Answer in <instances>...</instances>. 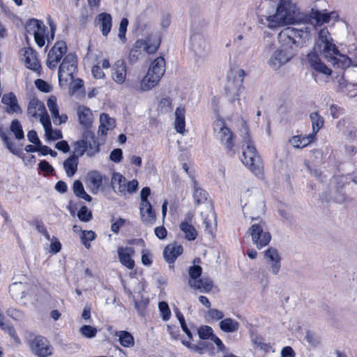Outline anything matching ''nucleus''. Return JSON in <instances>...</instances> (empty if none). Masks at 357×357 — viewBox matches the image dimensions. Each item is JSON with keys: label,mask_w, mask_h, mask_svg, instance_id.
Listing matches in <instances>:
<instances>
[{"label": "nucleus", "mask_w": 357, "mask_h": 357, "mask_svg": "<svg viewBox=\"0 0 357 357\" xmlns=\"http://www.w3.org/2000/svg\"><path fill=\"white\" fill-rule=\"evenodd\" d=\"M298 13L291 0H264L259 7L257 20L259 24L275 29L294 24Z\"/></svg>", "instance_id": "nucleus-1"}, {"label": "nucleus", "mask_w": 357, "mask_h": 357, "mask_svg": "<svg viewBox=\"0 0 357 357\" xmlns=\"http://www.w3.org/2000/svg\"><path fill=\"white\" fill-rule=\"evenodd\" d=\"M66 42H56L50 49L47 59V66L51 70L59 67L58 77L59 84L67 85L73 81L77 72V58L75 53H67Z\"/></svg>", "instance_id": "nucleus-2"}, {"label": "nucleus", "mask_w": 357, "mask_h": 357, "mask_svg": "<svg viewBox=\"0 0 357 357\" xmlns=\"http://www.w3.org/2000/svg\"><path fill=\"white\" fill-rule=\"evenodd\" d=\"M317 45L323 56L334 67L344 70L350 66V58L340 52L326 28L319 31Z\"/></svg>", "instance_id": "nucleus-3"}, {"label": "nucleus", "mask_w": 357, "mask_h": 357, "mask_svg": "<svg viewBox=\"0 0 357 357\" xmlns=\"http://www.w3.org/2000/svg\"><path fill=\"white\" fill-rule=\"evenodd\" d=\"M311 38L308 28L296 29L286 27L278 33L280 46L284 48H291L296 52L297 47H303Z\"/></svg>", "instance_id": "nucleus-4"}, {"label": "nucleus", "mask_w": 357, "mask_h": 357, "mask_svg": "<svg viewBox=\"0 0 357 357\" xmlns=\"http://www.w3.org/2000/svg\"><path fill=\"white\" fill-rule=\"evenodd\" d=\"M241 132L243 139L241 160L255 174L259 175L262 172L261 159L253 145L246 126L243 127Z\"/></svg>", "instance_id": "nucleus-5"}, {"label": "nucleus", "mask_w": 357, "mask_h": 357, "mask_svg": "<svg viewBox=\"0 0 357 357\" xmlns=\"http://www.w3.org/2000/svg\"><path fill=\"white\" fill-rule=\"evenodd\" d=\"M213 130L215 138L225 146L227 153L229 155H234L235 153L234 134L220 116H218L213 123Z\"/></svg>", "instance_id": "nucleus-6"}, {"label": "nucleus", "mask_w": 357, "mask_h": 357, "mask_svg": "<svg viewBox=\"0 0 357 357\" xmlns=\"http://www.w3.org/2000/svg\"><path fill=\"white\" fill-rule=\"evenodd\" d=\"M160 45L159 37L148 38L146 40H137L133 45L129 54L131 63H135L140 58L142 52L153 54L157 52Z\"/></svg>", "instance_id": "nucleus-7"}, {"label": "nucleus", "mask_w": 357, "mask_h": 357, "mask_svg": "<svg viewBox=\"0 0 357 357\" xmlns=\"http://www.w3.org/2000/svg\"><path fill=\"white\" fill-rule=\"evenodd\" d=\"M111 183L114 191L120 196H125L127 194H132L137 191L139 186L137 180L127 179L119 172H114L111 178Z\"/></svg>", "instance_id": "nucleus-8"}, {"label": "nucleus", "mask_w": 357, "mask_h": 357, "mask_svg": "<svg viewBox=\"0 0 357 357\" xmlns=\"http://www.w3.org/2000/svg\"><path fill=\"white\" fill-rule=\"evenodd\" d=\"M265 227V222L261 220L258 223L252 224L247 231V234L252 238L253 244L258 249L266 246L271 240V235Z\"/></svg>", "instance_id": "nucleus-9"}, {"label": "nucleus", "mask_w": 357, "mask_h": 357, "mask_svg": "<svg viewBox=\"0 0 357 357\" xmlns=\"http://www.w3.org/2000/svg\"><path fill=\"white\" fill-rule=\"evenodd\" d=\"M151 195V189L149 187H144L140 192V206L139 212L142 220L145 223L154 224L156 220L155 213L153 209L152 205L148 199Z\"/></svg>", "instance_id": "nucleus-10"}, {"label": "nucleus", "mask_w": 357, "mask_h": 357, "mask_svg": "<svg viewBox=\"0 0 357 357\" xmlns=\"http://www.w3.org/2000/svg\"><path fill=\"white\" fill-rule=\"evenodd\" d=\"M295 55L296 52L294 50L280 46L271 54L268 64L273 70H277L288 63Z\"/></svg>", "instance_id": "nucleus-11"}, {"label": "nucleus", "mask_w": 357, "mask_h": 357, "mask_svg": "<svg viewBox=\"0 0 357 357\" xmlns=\"http://www.w3.org/2000/svg\"><path fill=\"white\" fill-rule=\"evenodd\" d=\"M238 80L236 82L229 81L226 86L227 96L229 100L234 102L236 100H240V97L244 91L243 85V79L247 75L243 69H240L237 73Z\"/></svg>", "instance_id": "nucleus-12"}, {"label": "nucleus", "mask_w": 357, "mask_h": 357, "mask_svg": "<svg viewBox=\"0 0 357 357\" xmlns=\"http://www.w3.org/2000/svg\"><path fill=\"white\" fill-rule=\"evenodd\" d=\"M26 31L34 36L36 44L42 47L45 43V26L43 22L31 19L26 24Z\"/></svg>", "instance_id": "nucleus-13"}, {"label": "nucleus", "mask_w": 357, "mask_h": 357, "mask_svg": "<svg viewBox=\"0 0 357 357\" xmlns=\"http://www.w3.org/2000/svg\"><path fill=\"white\" fill-rule=\"evenodd\" d=\"M160 80L158 77L147 72L138 83H132L130 88L138 93L147 92L156 87Z\"/></svg>", "instance_id": "nucleus-14"}, {"label": "nucleus", "mask_w": 357, "mask_h": 357, "mask_svg": "<svg viewBox=\"0 0 357 357\" xmlns=\"http://www.w3.org/2000/svg\"><path fill=\"white\" fill-rule=\"evenodd\" d=\"M32 352L39 357H47L52 354L53 348L48 340L42 337L36 336L31 342Z\"/></svg>", "instance_id": "nucleus-15"}, {"label": "nucleus", "mask_w": 357, "mask_h": 357, "mask_svg": "<svg viewBox=\"0 0 357 357\" xmlns=\"http://www.w3.org/2000/svg\"><path fill=\"white\" fill-rule=\"evenodd\" d=\"M264 259L270 266V271L276 275L281 268V257L278 251L273 248H269L264 252Z\"/></svg>", "instance_id": "nucleus-16"}, {"label": "nucleus", "mask_w": 357, "mask_h": 357, "mask_svg": "<svg viewBox=\"0 0 357 357\" xmlns=\"http://www.w3.org/2000/svg\"><path fill=\"white\" fill-rule=\"evenodd\" d=\"M135 249L132 247L120 246L117 248L118 259L121 264L129 270L135 268V263L132 259Z\"/></svg>", "instance_id": "nucleus-17"}, {"label": "nucleus", "mask_w": 357, "mask_h": 357, "mask_svg": "<svg viewBox=\"0 0 357 357\" xmlns=\"http://www.w3.org/2000/svg\"><path fill=\"white\" fill-rule=\"evenodd\" d=\"M107 180V178L105 176L98 171L94 170L87 174L86 185L91 193L97 194L103 181Z\"/></svg>", "instance_id": "nucleus-18"}, {"label": "nucleus", "mask_w": 357, "mask_h": 357, "mask_svg": "<svg viewBox=\"0 0 357 357\" xmlns=\"http://www.w3.org/2000/svg\"><path fill=\"white\" fill-rule=\"evenodd\" d=\"M27 114L33 118H39L41 123L43 118H45V116L50 117L44 103L36 98L30 100L27 108Z\"/></svg>", "instance_id": "nucleus-19"}, {"label": "nucleus", "mask_w": 357, "mask_h": 357, "mask_svg": "<svg viewBox=\"0 0 357 357\" xmlns=\"http://www.w3.org/2000/svg\"><path fill=\"white\" fill-rule=\"evenodd\" d=\"M96 26L98 27L104 37H107L112 27V17L109 13L98 14L94 21Z\"/></svg>", "instance_id": "nucleus-20"}, {"label": "nucleus", "mask_w": 357, "mask_h": 357, "mask_svg": "<svg viewBox=\"0 0 357 357\" xmlns=\"http://www.w3.org/2000/svg\"><path fill=\"white\" fill-rule=\"evenodd\" d=\"M127 66L124 61L118 60L112 68L111 77L117 84H123L126 79Z\"/></svg>", "instance_id": "nucleus-21"}, {"label": "nucleus", "mask_w": 357, "mask_h": 357, "mask_svg": "<svg viewBox=\"0 0 357 357\" xmlns=\"http://www.w3.org/2000/svg\"><path fill=\"white\" fill-rule=\"evenodd\" d=\"M182 344L191 351L204 354L208 353L209 355L213 356L215 354L214 347L213 344L206 340L199 341L197 344H192L189 341L182 340Z\"/></svg>", "instance_id": "nucleus-22"}, {"label": "nucleus", "mask_w": 357, "mask_h": 357, "mask_svg": "<svg viewBox=\"0 0 357 357\" xmlns=\"http://www.w3.org/2000/svg\"><path fill=\"white\" fill-rule=\"evenodd\" d=\"M48 109L51 113L53 123L55 125L65 123L68 121V116L65 114H59L56 98L55 96H50L47 102Z\"/></svg>", "instance_id": "nucleus-23"}, {"label": "nucleus", "mask_w": 357, "mask_h": 357, "mask_svg": "<svg viewBox=\"0 0 357 357\" xmlns=\"http://www.w3.org/2000/svg\"><path fill=\"white\" fill-rule=\"evenodd\" d=\"M2 103L5 106L6 112L9 114H21L22 109L18 104V100L16 96L10 92L3 96L1 99Z\"/></svg>", "instance_id": "nucleus-24"}, {"label": "nucleus", "mask_w": 357, "mask_h": 357, "mask_svg": "<svg viewBox=\"0 0 357 357\" xmlns=\"http://www.w3.org/2000/svg\"><path fill=\"white\" fill-rule=\"evenodd\" d=\"M21 52L24 56V63L28 68L36 72L40 69L36 52L32 48H24L21 50Z\"/></svg>", "instance_id": "nucleus-25"}, {"label": "nucleus", "mask_w": 357, "mask_h": 357, "mask_svg": "<svg viewBox=\"0 0 357 357\" xmlns=\"http://www.w3.org/2000/svg\"><path fill=\"white\" fill-rule=\"evenodd\" d=\"M335 13H326L312 9L308 16V21L314 26H321L325 23L329 22Z\"/></svg>", "instance_id": "nucleus-26"}, {"label": "nucleus", "mask_w": 357, "mask_h": 357, "mask_svg": "<svg viewBox=\"0 0 357 357\" xmlns=\"http://www.w3.org/2000/svg\"><path fill=\"white\" fill-rule=\"evenodd\" d=\"M77 114L79 123L84 128L87 129L92 126L93 116L91 110L89 107L84 105L78 106Z\"/></svg>", "instance_id": "nucleus-27"}, {"label": "nucleus", "mask_w": 357, "mask_h": 357, "mask_svg": "<svg viewBox=\"0 0 357 357\" xmlns=\"http://www.w3.org/2000/svg\"><path fill=\"white\" fill-rule=\"evenodd\" d=\"M183 251V246L176 243L167 245L163 252L165 261L169 264H174L176 259Z\"/></svg>", "instance_id": "nucleus-28"}, {"label": "nucleus", "mask_w": 357, "mask_h": 357, "mask_svg": "<svg viewBox=\"0 0 357 357\" xmlns=\"http://www.w3.org/2000/svg\"><path fill=\"white\" fill-rule=\"evenodd\" d=\"M307 61L310 66L316 71L326 75H330L332 70L322 63L319 56L314 52H311L307 55Z\"/></svg>", "instance_id": "nucleus-29"}, {"label": "nucleus", "mask_w": 357, "mask_h": 357, "mask_svg": "<svg viewBox=\"0 0 357 357\" xmlns=\"http://www.w3.org/2000/svg\"><path fill=\"white\" fill-rule=\"evenodd\" d=\"M83 138L84 139H82L76 141L73 144L74 150L73 154L77 155L78 157L82 156L86 153L88 149V142L86 139L89 138L93 139L94 135L91 132L86 130L83 133Z\"/></svg>", "instance_id": "nucleus-30"}, {"label": "nucleus", "mask_w": 357, "mask_h": 357, "mask_svg": "<svg viewBox=\"0 0 357 357\" xmlns=\"http://www.w3.org/2000/svg\"><path fill=\"white\" fill-rule=\"evenodd\" d=\"M165 70V59L162 56H159L151 62L147 72L161 79Z\"/></svg>", "instance_id": "nucleus-31"}, {"label": "nucleus", "mask_w": 357, "mask_h": 357, "mask_svg": "<svg viewBox=\"0 0 357 357\" xmlns=\"http://www.w3.org/2000/svg\"><path fill=\"white\" fill-rule=\"evenodd\" d=\"M43 127L45 130V135L47 140H57L63 137V135L59 130H53L50 117L45 116L42 119Z\"/></svg>", "instance_id": "nucleus-32"}, {"label": "nucleus", "mask_w": 357, "mask_h": 357, "mask_svg": "<svg viewBox=\"0 0 357 357\" xmlns=\"http://www.w3.org/2000/svg\"><path fill=\"white\" fill-rule=\"evenodd\" d=\"M188 284L190 287L199 289L202 292L208 293L211 291L213 283V281L208 278H202L198 279L197 281L189 280Z\"/></svg>", "instance_id": "nucleus-33"}, {"label": "nucleus", "mask_w": 357, "mask_h": 357, "mask_svg": "<svg viewBox=\"0 0 357 357\" xmlns=\"http://www.w3.org/2000/svg\"><path fill=\"white\" fill-rule=\"evenodd\" d=\"M312 135H295L289 139V143L296 149H303L310 144L315 140Z\"/></svg>", "instance_id": "nucleus-34"}, {"label": "nucleus", "mask_w": 357, "mask_h": 357, "mask_svg": "<svg viewBox=\"0 0 357 357\" xmlns=\"http://www.w3.org/2000/svg\"><path fill=\"white\" fill-rule=\"evenodd\" d=\"M115 126L114 119L110 118L108 114L102 113L100 116V126L98 128V134L100 135H107V131L112 130Z\"/></svg>", "instance_id": "nucleus-35"}, {"label": "nucleus", "mask_w": 357, "mask_h": 357, "mask_svg": "<svg viewBox=\"0 0 357 357\" xmlns=\"http://www.w3.org/2000/svg\"><path fill=\"white\" fill-rule=\"evenodd\" d=\"M78 162V156L75 154L71 155L63 162V169L67 176L73 177L76 174Z\"/></svg>", "instance_id": "nucleus-36"}, {"label": "nucleus", "mask_w": 357, "mask_h": 357, "mask_svg": "<svg viewBox=\"0 0 357 357\" xmlns=\"http://www.w3.org/2000/svg\"><path fill=\"white\" fill-rule=\"evenodd\" d=\"M185 109L183 107H178L175 111L174 128L176 132L183 133L185 127Z\"/></svg>", "instance_id": "nucleus-37"}, {"label": "nucleus", "mask_w": 357, "mask_h": 357, "mask_svg": "<svg viewBox=\"0 0 357 357\" xmlns=\"http://www.w3.org/2000/svg\"><path fill=\"white\" fill-rule=\"evenodd\" d=\"M310 119L312 123V132L310 133L314 137L324 127V119L317 112H313L310 114Z\"/></svg>", "instance_id": "nucleus-38"}, {"label": "nucleus", "mask_w": 357, "mask_h": 357, "mask_svg": "<svg viewBox=\"0 0 357 357\" xmlns=\"http://www.w3.org/2000/svg\"><path fill=\"white\" fill-rule=\"evenodd\" d=\"M193 198L197 205L205 203L208 198V193L206 190L199 187L198 183L193 180Z\"/></svg>", "instance_id": "nucleus-39"}, {"label": "nucleus", "mask_w": 357, "mask_h": 357, "mask_svg": "<svg viewBox=\"0 0 357 357\" xmlns=\"http://www.w3.org/2000/svg\"><path fill=\"white\" fill-rule=\"evenodd\" d=\"M115 335L119 337V341L123 347L130 348L135 345V340L130 333L126 331H116Z\"/></svg>", "instance_id": "nucleus-40"}, {"label": "nucleus", "mask_w": 357, "mask_h": 357, "mask_svg": "<svg viewBox=\"0 0 357 357\" xmlns=\"http://www.w3.org/2000/svg\"><path fill=\"white\" fill-rule=\"evenodd\" d=\"M220 329L225 333H234L239 329V323L231 318L222 319L219 324Z\"/></svg>", "instance_id": "nucleus-41"}, {"label": "nucleus", "mask_w": 357, "mask_h": 357, "mask_svg": "<svg viewBox=\"0 0 357 357\" xmlns=\"http://www.w3.org/2000/svg\"><path fill=\"white\" fill-rule=\"evenodd\" d=\"M179 227L187 240L192 241L196 239L197 232L192 224H188L187 222H181Z\"/></svg>", "instance_id": "nucleus-42"}, {"label": "nucleus", "mask_w": 357, "mask_h": 357, "mask_svg": "<svg viewBox=\"0 0 357 357\" xmlns=\"http://www.w3.org/2000/svg\"><path fill=\"white\" fill-rule=\"evenodd\" d=\"M73 190L74 194L77 197L89 202L92 200V197L86 192L84 185L79 180H76L74 181Z\"/></svg>", "instance_id": "nucleus-43"}, {"label": "nucleus", "mask_w": 357, "mask_h": 357, "mask_svg": "<svg viewBox=\"0 0 357 357\" xmlns=\"http://www.w3.org/2000/svg\"><path fill=\"white\" fill-rule=\"evenodd\" d=\"M234 45L240 54H245L250 48V42L243 34L238 35L234 39Z\"/></svg>", "instance_id": "nucleus-44"}, {"label": "nucleus", "mask_w": 357, "mask_h": 357, "mask_svg": "<svg viewBox=\"0 0 357 357\" xmlns=\"http://www.w3.org/2000/svg\"><path fill=\"white\" fill-rule=\"evenodd\" d=\"M133 302L135 309L137 310L138 314L144 317L147 313V307L149 304V299L141 296L140 299L137 300L133 298Z\"/></svg>", "instance_id": "nucleus-45"}, {"label": "nucleus", "mask_w": 357, "mask_h": 357, "mask_svg": "<svg viewBox=\"0 0 357 357\" xmlns=\"http://www.w3.org/2000/svg\"><path fill=\"white\" fill-rule=\"evenodd\" d=\"M81 241L84 247L86 249L90 248L91 244L90 242L95 240L96 237V234L94 231L91 230H84L82 231Z\"/></svg>", "instance_id": "nucleus-46"}, {"label": "nucleus", "mask_w": 357, "mask_h": 357, "mask_svg": "<svg viewBox=\"0 0 357 357\" xmlns=\"http://www.w3.org/2000/svg\"><path fill=\"white\" fill-rule=\"evenodd\" d=\"M10 129L17 139H22L24 137L21 123L18 120L15 119L11 122Z\"/></svg>", "instance_id": "nucleus-47"}, {"label": "nucleus", "mask_w": 357, "mask_h": 357, "mask_svg": "<svg viewBox=\"0 0 357 357\" xmlns=\"http://www.w3.org/2000/svg\"><path fill=\"white\" fill-rule=\"evenodd\" d=\"M198 335L201 340H206L208 339H212L213 334V330L211 326H202L198 329Z\"/></svg>", "instance_id": "nucleus-48"}, {"label": "nucleus", "mask_w": 357, "mask_h": 357, "mask_svg": "<svg viewBox=\"0 0 357 357\" xmlns=\"http://www.w3.org/2000/svg\"><path fill=\"white\" fill-rule=\"evenodd\" d=\"M97 329L90 325H84L79 329L80 334L86 338H93L97 334Z\"/></svg>", "instance_id": "nucleus-49"}, {"label": "nucleus", "mask_w": 357, "mask_h": 357, "mask_svg": "<svg viewBox=\"0 0 357 357\" xmlns=\"http://www.w3.org/2000/svg\"><path fill=\"white\" fill-rule=\"evenodd\" d=\"M158 109L162 114L170 112L172 109L171 99L169 98H162L158 104Z\"/></svg>", "instance_id": "nucleus-50"}, {"label": "nucleus", "mask_w": 357, "mask_h": 357, "mask_svg": "<svg viewBox=\"0 0 357 357\" xmlns=\"http://www.w3.org/2000/svg\"><path fill=\"white\" fill-rule=\"evenodd\" d=\"M158 308L162 320L165 321H168L171 317L172 313L167 303L165 301L160 302L158 304Z\"/></svg>", "instance_id": "nucleus-51"}, {"label": "nucleus", "mask_w": 357, "mask_h": 357, "mask_svg": "<svg viewBox=\"0 0 357 357\" xmlns=\"http://www.w3.org/2000/svg\"><path fill=\"white\" fill-rule=\"evenodd\" d=\"M128 26V20L123 18L119 24L118 36L123 43L126 41V31Z\"/></svg>", "instance_id": "nucleus-52"}, {"label": "nucleus", "mask_w": 357, "mask_h": 357, "mask_svg": "<svg viewBox=\"0 0 357 357\" xmlns=\"http://www.w3.org/2000/svg\"><path fill=\"white\" fill-rule=\"evenodd\" d=\"M0 327L3 331L6 332L10 336V337L13 340L15 343H20V338L17 337L16 332L13 326L10 325H6L3 322H2L1 324H0Z\"/></svg>", "instance_id": "nucleus-53"}, {"label": "nucleus", "mask_w": 357, "mask_h": 357, "mask_svg": "<svg viewBox=\"0 0 357 357\" xmlns=\"http://www.w3.org/2000/svg\"><path fill=\"white\" fill-rule=\"evenodd\" d=\"M142 263L144 266H151L153 263V255L150 250L144 248L142 252Z\"/></svg>", "instance_id": "nucleus-54"}, {"label": "nucleus", "mask_w": 357, "mask_h": 357, "mask_svg": "<svg viewBox=\"0 0 357 357\" xmlns=\"http://www.w3.org/2000/svg\"><path fill=\"white\" fill-rule=\"evenodd\" d=\"M202 273V268L199 265H194L192 266H190L188 270L189 273V280H192L194 281H197L198 279H199V277L201 276Z\"/></svg>", "instance_id": "nucleus-55"}, {"label": "nucleus", "mask_w": 357, "mask_h": 357, "mask_svg": "<svg viewBox=\"0 0 357 357\" xmlns=\"http://www.w3.org/2000/svg\"><path fill=\"white\" fill-rule=\"evenodd\" d=\"M77 216L82 222H89L92 218L91 212L89 211L86 206H82L78 211Z\"/></svg>", "instance_id": "nucleus-56"}, {"label": "nucleus", "mask_w": 357, "mask_h": 357, "mask_svg": "<svg viewBox=\"0 0 357 357\" xmlns=\"http://www.w3.org/2000/svg\"><path fill=\"white\" fill-rule=\"evenodd\" d=\"M0 137L1 138V139L3 140V142H4V144H6L7 149L11 152L13 153V154L15 155H17V150L14 147V144L13 143L11 142L10 139L9 138V137L7 135L6 133L3 132H1V134H0Z\"/></svg>", "instance_id": "nucleus-57"}, {"label": "nucleus", "mask_w": 357, "mask_h": 357, "mask_svg": "<svg viewBox=\"0 0 357 357\" xmlns=\"http://www.w3.org/2000/svg\"><path fill=\"white\" fill-rule=\"evenodd\" d=\"M207 317L211 320L218 321L223 319L224 313L218 309L211 308L208 310Z\"/></svg>", "instance_id": "nucleus-58"}, {"label": "nucleus", "mask_w": 357, "mask_h": 357, "mask_svg": "<svg viewBox=\"0 0 357 357\" xmlns=\"http://www.w3.org/2000/svg\"><path fill=\"white\" fill-rule=\"evenodd\" d=\"M123 158V151L121 149H114L109 155V159L115 163H119Z\"/></svg>", "instance_id": "nucleus-59"}, {"label": "nucleus", "mask_w": 357, "mask_h": 357, "mask_svg": "<svg viewBox=\"0 0 357 357\" xmlns=\"http://www.w3.org/2000/svg\"><path fill=\"white\" fill-rule=\"evenodd\" d=\"M35 84L37 89L42 92L48 93L52 89V87L49 84L40 79H36L35 81Z\"/></svg>", "instance_id": "nucleus-60"}, {"label": "nucleus", "mask_w": 357, "mask_h": 357, "mask_svg": "<svg viewBox=\"0 0 357 357\" xmlns=\"http://www.w3.org/2000/svg\"><path fill=\"white\" fill-rule=\"evenodd\" d=\"M100 151L99 144L96 140H93V144L88 143V149L86 154L89 157H93Z\"/></svg>", "instance_id": "nucleus-61"}, {"label": "nucleus", "mask_w": 357, "mask_h": 357, "mask_svg": "<svg viewBox=\"0 0 357 357\" xmlns=\"http://www.w3.org/2000/svg\"><path fill=\"white\" fill-rule=\"evenodd\" d=\"M35 225L37 231L42 234L47 240L50 241V235L47 232L45 227L44 226L43 222L41 220H36L35 222Z\"/></svg>", "instance_id": "nucleus-62"}, {"label": "nucleus", "mask_w": 357, "mask_h": 357, "mask_svg": "<svg viewBox=\"0 0 357 357\" xmlns=\"http://www.w3.org/2000/svg\"><path fill=\"white\" fill-rule=\"evenodd\" d=\"M51 243H50V252L53 254H56L60 252L61 249V244L59 241L56 237L50 238Z\"/></svg>", "instance_id": "nucleus-63"}, {"label": "nucleus", "mask_w": 357, "mask_h": 357, "mask_svg": "<svg viewBox=\"0 0 357 357\" xmlns=\"http://www.w3.org/2000/svg\"><path fill=\"white\" fill-rule=\"evenodd\" d=\"M39 168L47 174H52L54 171L53 167L45 160H43L39 163Z\"/></svg>", "instance_id": "nucleus-64"}]
</instances>
